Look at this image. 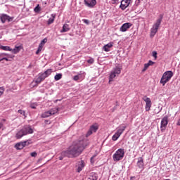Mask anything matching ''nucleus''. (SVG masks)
<instances>
[{"label":"nucleus","mask_w":180,"mask_h":180,"mask_svg":"<svg viewBox=\"0 0 180 180\" xmlns=\"http://www.w3.org/2000/svg\"><path fill=\"white\" fill-rule=\"evenodd\" d=\"M87 146H89V142L86 140L74 142L67 150L61 153V156L59 157V160L60 161L63 160L64 157H68V158H77V157L81 155L82 151L85 150Z\"/></svg>","instance_id":"obj_1"},{"label":"nucleus","mask_w":180,"mask_h":180,"mask_svg":"<svg viewBox=\"0 0 180 180\" xmlns=\"http://www.w3.org/2000/svg\"><path fill=\"white\" fill-rule=\"evenodd\" d=\"M27 134H33V129L30 125H25L18 131L15 134V139H22L23 136H27Z\"/></svg>","instance_id":"obj_2"},{"label":"nucleus","mask_w":180,"mask_h":180,"mask_svg":"<svg viewBox=\"0 0 180 180\" xmlns=\"http://www.w3.org/2000/svg\"><path fill=\"white\" fill-rule=\"evenodd\" d=\"M172 77H174V73L171 70L166 71L163 73L160 79V84H162V86H165V84H167V82H169Z\"/></svg>","instance_id":"obj_3"},{"label":"nucleus","mask_w":180,"mask_h":180,"mask_svg":"<svg viewBox=\"0 0 180 180\" xmlns=\"http://www.w3.org/2000/svg\"><path fill=\"white\" fill-rule=\"evenodd\" d=\"M122 72V68H119L117 66H116L115 68H114L110 74L109 76V84H110V82H113V79L116 78V77H119V75H120V73Z\"/></svg>","instance_id":"obj_4"},{"label":"nucleus","mask_w":180,"mask_h":180,"mask_svg":"<svg viewBox=\"0 0 180 180\" xmlns=\"http://www.w3.org/2000/svg\"><path fill=\"white\" fill-rule=\"evenodd\" d=\"M162 22V15H160V18L156 20V22L153 25V27L150 30V37H154L157 32H158V27Z\"/></svg>","instance_id":"obj_5"},{"label":"nucleus","mask_w":180,"mask_h":180,"mask_svg":"<svg viewBox=\"0 0 180 180\" xmlns=\"http://www.w3.org/2000/svg\"><path fill=\"white\" fill-rule=\"evenodd\" d=\"M123 157H124V149L123 148L118 149L112 155L114 161H120V160H123Z\"/></svg>","instance_id":"obj_6"},{"label":"nucleus","mask_w":180,"mask_h":180,"mask_svg":"<svg viewBox=\"0 0 180 180\" xmlns=\"http://www.w3.org/2000/svg\"><path fill=\"white\" fill-rule=\"evenodd\" d=\"M31 143H32L31 140L21 141V142L17 143L15 145V148H16V150H23V148H25V147H26V146H29Z\"/></svg>","instance_id":"obj_7"},{"label":"nucleus","mask_w":180,"mask_h":180,"mask_svg":"<svg viewBox=\"0 0 180 180\" xmlns=\"http://www.w3.org/2000/svg\"><path fill=\"white\" fill-rule=\"evenodd\" d=\"M56 113H58V108H52L49 111H46L41 114V117L46 119V117H50L52 115H56Z\"/></svg>","instance_id":"obj_8"},{"label":"nucleus","mask_w":180,"mask_h":180,"mask_svg":"<svg viewBox=\"0 0 180 180\" xmlns=\"http://www.w3.org/2000/svg\"><path fill=\"white\" fill-rule=\"evenodd\" d=\"M132 3L133 0H122L120 8L122 9V11H124L126 8H129Z\"/></svg>","instance_id":"obj_9"},{"label":"nucleus","mask_w":180,"mask_h":180,"mask_svg":"<svg viewBox=\"0 0 180 180\" xmlns=\"http://www.w3.org/2000/svg\"><path fill=\"white\" fill-rule=\"evenodd\" d=\"M98 129H99L98 124H94L91 125L86 134V137H89V136L92 134V133H96V131H98Z\"/></svg>","instance_id":"obj_10"},{"label":"nucleus","mask_w":180,"mask_h":180,"mask_svg":"<svg viewBox=\"0 0 180 180\" xmlns=\"http://www.w3.org/2000/svg\"><path fill=\"white\" fill-rule=\"evenodd\" d=\"M144 102H146L145 109L146 112H150L151 110V106L153 103H151V99L148 97H145L143 98Z\"/></svg>","instance_id":"obj_11"},{"label":"nucleus","mask_w":180,"mask_h":180,"mask_svg":"<svg viewBox=\"0 0 180 180\" xmlns=\"http://www.w3.org/2000/svg\"><path fill=\"white\" fill-rule=\"evenodd\" d=\"M167 124H168V116L165 115L161 120L160 129L162 131V130H165Z\"/></svg>","instance_id":"obj_12"},{"label":"nucleus","mask_w":180,"mask_h":180,"mask_svg":"<svg viewBox=\"0 0 180 180\" xmlns=\"http://www.w3.org/2000/svg\"><path fill=\"white\" fill-rule=\"evenodd\" d=\"M84 5L88 8H94L96 5V0H84Z\"/></svg>","instance_id":"obj_13"},{"label":"nucleus","mask_w":180,"mask_h":180,"mask_svg":"<svg viewBox=\"0 0 180 180\" xmlns=\"http://www.w3.org/2000/svg\"><path fill=\"white\" fill-rule=\"evenodd\" d=\"M131 23L126 22L121 26V27L120 28V31L122 32H127V30H129V28L131 27Z\"/></svg>","instance_id":"obj_14"},{"label":"nucleus","mask_w":180,"mask_h":180,"mask_svg":"<svg viewBox=\"0 0 180 180\" xmlns=\"http://www.w3.org/2000/svg\"><path fill=\"white\" fill-rule=\"evenodd\" d=\"M46 78H47V77L44 73H39V77L36 79L35 82H36V84H40V82H41L42 81H44V79H46Z\"/></svg>","instance_id":"obj_15"},{"label":"nucleus","mask_w":180,"mask_h":180,"mask_svg":"<svg viewBox=\"0 0 180 180\" xmlns=\"http://www.w3.org/2000/svg\"><path fill=\"white\" fill-rule=\"evenodd\" d=\"M137 167L141 169H143L144 168V160H143V158H139L138 162H137Z\"/></svg>","instance_id":"obj_16"},{"label":"nucleus","mask_w":180,"mask_h":180,"mask_svg":"<svg viewBox=\"0 0 180 180\" xmlns=\"http://www.w3.org/2000/svg\"><path fill=\"white\" fill-rule=\"evenodd\" d=\"M112 47H113V43L110 42V43L105 44L103 47V50H104V51H106V52L110 51V49H112Z\"/></svg>","instance_id":"obj_17"},{"label":"nucleus","mask_w":180,"mask_h":180,"mask_svg":"<svg viewBox=\"0 0 180 180\" xmlns=\"http://www.w3.org/2000/svg\"><path fill=\"white\" fill-rule=\"evenodd\" d=\"M84 167H85V163L84 160H82L78 162L77 172H81L82 169H84Z\"/></svg>","instance_id":"obj_18"},{"label":"nucleus","mask_w":180,"mask_h":180,"mask_svg":"<svg viewBox=\"0 0 180 180\" xmlns=\"http://www.w3.org/2000/svg\"><path fill=\"white\" fill-rule=\"evenodd\" d=\"M69 30H70V25L64 24L62 30H60V33H65L67 32H69Z\"/></svg>","instance_id":"obj_19"},{"label":"nucleus","mask_w":180,"mask_h":180,"mask_svg":"<svg viewBox=\"0 0 180 180\" xmlns=\"http://www.w3.org/2000/svg\"><path fill=\"white\" fill-rule=\"evenodd\" d=\"M1 20L2 22V23H5V22H6V20H8V22L10 21L9 20V16L8 15H2L1 16Z\"/></svg>","instance_id":"obj_20"},{"label":"nucleus","mask_w":180,"mask_h":180,"mask_svg":"<svg viewBox=\"0 0 180 180\" xmlns=\"http://www.w3.org/2000/svg\"><path fill=\"white\" fill-rule=\"evenodd\" d=\"M22 49V46H15L14 49H11V52L13 53V54H18Z\"/></svg>","instance_id":"obj_21"},{"label":"nucleus","mask_w":180,"mask_h":180,"mask_svg":"<svg viewBox=\"0 0 180 180\" xmlns=\"http://www.w3.org/2000/svg\"><path fill=\"white\" fill-rule=\"evenodd\" d=\"M51 17L48 20V25H51L52 23H54V20L56 19V14H51Z\"/></svg>","instance_id":"obj_22"},{"label":"nucleus","mask_w":180,"mask_h":180,"mask_svg":"<svg viewBox=\"0 0 180 180\" xmlns=\"http://www.w3.org/2000/svg\"><path fill=\"white\" fill-rule=\"evenodd\" d=\"M126 126L123 125L121 127V128H120L117 131V134H118L120 136H122V134H123V131H124V130H126Z\"/></svg>","instance_id":"obj_23"},{"label":"nucleus","mask_w":180,"mask_h":180,"mask_svg":"<svg viewBox=\"0 0 180 180\" xmlns=\"http://www.w3.org/2000/svg\"><path fill=\"white\" fill-rule=\"evenodd\" d=\"M0 49H1V50H4L5 51H12V49L8 46H1Z\"/></svg>","instance_id":"obj_24"},{"label":"nucleus","mask_w":180,"mask_h":180,"mask_svg":"<svg viewBox=\"0 0 180 180\" xmlns=\"http://www.w3.org/2000/svg\"><path fill=\"white\" fill-rule=\"evenodd\" d=\"M74 81H78L79 79H82V74L79 73L77 75L73 77Z\"/></svg>","instance_id":"obj_25"},{"label":"nucleus","mask_w":180,"mask_h":180,"mask_svg":"<svg viewBox=\"0 0 180 180\" xmlns=\"http://www.w3.org/2000/svg\"><path fill=\"white\" fill-rule=\"evenodd\" d=\"M61 78H63V74H61V73L57 74L54 77L55 81H60V79H61Z\"/></svg>","instance_id":"obj_26"},{"label":"nucleus","mask_w":180,"mask_h":180,"mask_svg":"<svg viewBox=\"0 0 180 180\" xmlns=\"http://www.w3.org/2000/svg\"><path fill=\"white\" fill-rule=\"evenodd\" d=\"M87 180H98V176L96 174H93L88 177Z\"/></svg>","instance_id":"obj_27"},{"label":"nucleus","mask_w":180,"mask_h":180,"mask_svg":"<svg viewBox=\"0 0 180 180\" xmlns=\"http://www.w3.org/2000/svg\"><path fill=\"white\" fill-rule=\"evenodd\" d=\"M51 72H53V71L51 70V69H48L47 70H46L44 74L47 77H49V75H51Z\"/></svg>","instance_id":"obj_28"},{"label":"nucleus","mask_w":180,"mask_h":180,"mask_svg":"<svg viewBox=\"0 0 180 180\" xmlns=\"http://www.w3.org/2000/svg\"><path fill=\"white\" fill-rule=\"evenodd\" d=\"M120 136V134H117V132L112 136V140L113 141H116V140H117V139H119V137Z\"/></svg>","instance_id":"obj_29"},{"label":"nucleus","mask_w":180,"mask_h":180,"mask_svg":"<svg viewBox=\"0 0 180 180\" xmlns=\"http://www.w3.org/2000/svg\"><path fill=\"white\" fill-rule=\"evenodd\" d=\"M41 10V8H40V6L39 4L34 8V11L35 12V13H39Z\"/></svg>","instance_id":"obj_30"},{"label":"nucleus","mask_w":180,"mask_h":180,"mask_svg":"<svg viewBox=\"0 0 180 180\" xmlns=\"http://www.w3.org/2000/svg\"><path fill=\"white\" fill-rule=\"evenodd\" d=\"M41 50H43V45H39L38 49L36 51V54H39V53H40V51H41Z\"/></svg>","instance_id":"obj_31"},{"label":"nucleus","mask_w":180,"mask_h":180,"mask_svg":"<svg viewBox=\"0 0 180 180\" xmlns=\"http://www.w3.org/2000/svg\"><path fill=\"white\" fill-rule=\"evenodd\" d=\"M46 43H47V38H44L39 44L44 46Z\"/></svg>","instance_id":"obj_32"},{"label":"nucleus","mask_w":180,"mask_h":180,"mask_svg":"<svg viewBox=\"0 0 180 180\" xmlns=\"http://www.w3.org/2000/svg\"><path fill=\"white\" fill-rule=\"evenodd\" d=\"M4 92H5V88H4V86L0 87V96H2Z\"/></svg>","instance_id":"obj_33"},{"label":"nucleus","mask_w":180,"mask_h":180,"mask_svg":"<svg viewBox=\"0 0 180 180\" xmlns=\"http://www.w3.org/2000/svg\"><path fill=\"white\" fill-rule=\"evenodd\" d=\"M5 56L6 55H4L3 56H1V61H4V60H5L6 61H11V60L6 57H5Z\"/></svg>","instance_id":"obj_34"},{"label":"nucleus","mask_w":180,"mask_h":180,"mask_svg":"<svg viewBox=\"0 0 180 180\" xmlns=\"http://www.w3.org/2000/svg\"><path fill=\"white\" fill-rule=\"evenodd\" d=\"M18 113H20V115H22V116H25V110H18Z\"/></svg>","instance_id":"obj_35"},{"label":"nucleus","mask_w":180,"mask_h":180,"mask_svg":"<svg viewBox=\"0 0 180 180\" xmlns=\"http://www.w3.org/2000/svg\"><path fill=\"white\" fill-rule=\"evenodd\" d=\"M94 61H95V60H94V58H90V59L87 60V63L89 64H94Z\"/></svg>","instance_id":"obj_36"},{"label":"nucleus","mask_w":180,"mask_h":180,"mask_svg":"<svg viewBox=\"0 0 180 180\" xmlns=\"http://www.w3.org/2000/svg\"><path fill=\"white\" fill-rule=\"evenodd\" d=\"M148 67H150L149 65H148V63H145L143 71H147V69L148 68Z\"/></svg>","instance_id":"obj_37"},{"label":"nucleus","mask_w":180,"mask_h":180,"mask_svg":"<svg viewBox=\"0 0 180 180\" xmlns=\"http://www.w3.org/2000/svg\"><path fill=\"white\" fill-rule=\"evenodd\" d=\"M30 108H32V109H36V108H37V103L31 104Z\"/></svg>","instance_id":"obj_38"},{"label":"nucleus","mask_w":180,"mask_h":180,"mask_svg":"<svg viewBox=\"0 0 180 180\" xmlns=\"http://www.w3.org/2000/svg\"><path fill=\"white\" fill-rule=\"evenodd\" d=\"M152 56L154 57L155 60H157V51H153Z\"/></svg>","instance_id":"obj_39"},{"label":"nucleus","mask_w":180,"mask_h":180,"mask_svg":"<svg viewBox=\"0 0 180 180\" xmlns=\"http://www.w3.org/2000/svg\"><path fill=\"white\" fill-rule=\"evenodd\" d=\"M30 155H31V157L36 158V157H37V153L32 152V153H31Z\"/></svg>","instance_id":"obj_40"},{"label":"nucleus","mask_w":180,"mask_h":180,"mask_svg":"<svg viewBox=\"0 0 180 180\" xmlns=\"http://www.w3.org/2000/svg\"><path fill=\"white\" fill-rule=\"evenodd\" d=\"M3 54H4V56H6L8 57V58H13V57H15L14 56L8 55L6 53H3Z\"/></svg>","instance_id":"obj_41"},{"label":"nucleus","mask_w":180,"mask_h":180,"mask_svg":"<svg viewBox=\"0 0 180 180\" xmlns=\"http://www.w3.org/2000/svg\"><path fill=\"white\" fill-rule=\"evenodd\" d=\"M118 1H119V0H112V5H116V4H117Z\"/></svg>","instance_id":"obj_42"},{"label":"nucleus","mask_w":180,"mask_h":180,"mask_svg":"<svg viewBox=\"0 0 180 180\" xmlns=\"http://www.w3.org/2000/svg\"><path fill=\"white\" fill-rule=\"evenodd\" d=\"M83 22H84V23H85L86 25H89V21L88 20H86V19H84V20H83Z\"/></svg>","instance_id":"obj_43"},{"label":"nucleus","mask_w":180,"mask_h":180,"mask_svg":"<svg viewBox=\"0 0 180 180\" xmlns=\"http://www.w3.org/2000/svg\"><path fill=\"white\" fill-rule=\"evenodd\" d=\"M148 65H149V67L150 65H154V62H153L152 60H149Z\"/></svg>","instance_id":"obj_44"},{"label":"nucleus","mask_w":180,"mask_h":180,"mask_svg":"<svg viewBox=\"0 0 180 180\" xmlns=\"http://www.w3.org/2000/svg\"><path fill=\"white\" fill-rule=\"evenodd\" d=\"M3 127H4V123L0 122V130L1 129H3Z\"/></svg>","instance_id":"obj_45"},{"label":"nucleus","mask_w":180,"mask_h":180,"mask_svg":"<svg viewBox=\"0 0 180 180\" xmlns=\"http://www.w3.org/2000/svg\"><path fill=\"white\" fill-rule=\"evenodd\" d=\"M4 56V53L0 54V62L2 61V56Z\"/></svg>","instance_id":"obj_46"},{"label":"nucleus","mask_w":180,"mask_h":180,"mask_svg":"<svg viewBox=\"0 0 180 180\" xmlns=\"http://www.w3.org/2000/svg\"><path fill=\"white\" fill-rule=\"evenodd\" d=\"M0 39H2V34H0Z\"/></svg>","instance_id":"obj_47"},{"label":"nucleus","mask_w":180,"mask_h":180,"mask_svg":"<svg viewBox=\"0 0 180 180\" xmlns=\"http://www.w3.org/2000/svg\"><path fill=\"white\" fill-rule=\"evenodd\" d=\"M46 124H49V121H46Z\"/></svg>","instance_id":"obj_48"},{"label":"nucleus","mask_w":180,"mask_h":180,"mask_svg":"<svg viewBox=\"0 0 180 180\" xmlns=\"http://www.w3.org/2000/svg\"><path fill=\"white\" fill-rule=\"evenodd\" d=\"M138 1V2H141V1H143V0H137Z\"/></svg>","instance_id":"obj_49"},{"label":"nucleus","mask_w":180,"mask_h":180,"mask_svg":"<svg viewBox=\"0 0 180 180\" xmlns=\"http://www.w3.org/2000/svg\"><path fill=\"white\" fill-rule=\"evenodd\" d=\"M92 160H94V157H92V158H91V161H92Z\"/></svg>","instance_id":"obj_50"},{"label":"nucleus","mask_w":180,"mask_h":180,"mask_svg":"<svg viewBox=\"0 0 180 180\" xmlns=\"http://www.w3.org/2000/svg\"><path fill=\"white\" fill-rule=\"evenodd\" d=\"M3 122H5V120H3Z\"/></svg>","instance_id":"obj_51"}]
</instances>
